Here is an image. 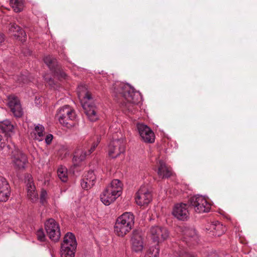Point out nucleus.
Segmentation results:
<instances>
[{
    "label": "nucleus",
    "mask_w": 257,
    "mask_h": 257,
    "mask_svg": "<svg viewBox=\"0 0 257 257\" xmlns=\"http://www.w3.org/2000/svg\"><path fill=\"white\" fill-rule=\"evenodd\" d=\"M112 91L115 97L121 98L124 107L129 112L135 113V105L140 102L142 96L139 91H135L134 88L128 84L120 82H115L112 86Z\"/></svg>",
    "instance_id": "f257e3e1"
},
{
    "label": "nucleus",
    "mask_w": 257,
    "mask_h": 257,
    "mask_svg": "<svg viewBox=\"0 0 257 257\" xmlns=\"http://www.w3.org/2000/svg\"><path fill=\"white\" fill-rule=\"evenodd\" d=\"M77 93L81 105L88 119L95 121L98 119V111L91 93L88 91L86 86L79 85L77 88Z\"/></svg>",
    "instance_id": "f03ea898"
},
{
    "label": "nucleus",
    "mask_w": 257,
    "mask_h": 257,
    "mask_svg": "<svg viewBox=\"0 0 257 257\" xmlns=\"http://www.w3.org/2000/svg\"><path fill=\"white\" fill-rule=\"evenodd\" d=\"M135 223L134 215L126 212L119 216L114 226L115 234L119 236H124L132 229Z\"/></svg>",
    "instance_id": "7ed1b4c3"
},
{
    "label": "nucleus",
    "mask_w": 257,
    "mask_h": 257,
    "mask_svg": "<svg viewBox=\"0 0 257 257\" xmlns=\"http://www.w3.org/2000/svg\"><path fill=\"white\" fill-rule=\"evenodd\" d=\"M56 118L62 125L70 128L75 124V112L69 105H65L57 110Z\"/></svg>",
    "instance_id": "20e7f679"
},
{
    "label": "nucleus",
    "mask_w": 257,
    "mask_h": 257,
    "mask_svg": "<svg viewBox=\"0 0 257 257\" xmlns=\"http://www.w3.org/2000/svg\"><path fill=\"white\" fill-rule=\"evenodd\" d=\"M14 126L9 120H5L0 122V148L3 149L6 146L10 147L8 144L9 139L14 133Z\"/></svg>",
    "instance_id": "39448f33"
},
{
    "label": "nucleus",
    "mask_w": 257,
    "mask_h": 257,
    "mask_svg": "<svg viewBox=\"0 0 257 257\" xmlns=\"http://www.w3.org/2000/svg\"><path fill=\"white\" fill-rule=\"evenodd\" d=\"M189 203L197 213L208 212L211 209V204L201 195H197L191 197L189 200Z\"/></svg>",
    "instance_id": "423d86ee"
},
{
    "label": "nucleus",
    "mask_w": 257,
    "mask_h": 257,
    "mask_svg": "<svg viewBox=\"0 0 257 257\" xmlns=\"http://www.w3.org/2000/svg\"><path fill=\"white\" fill-rule=\"evenodd\" d=\"M100 142L99 138H97V142L94 143L89 149L83 147L81 148H78L75 152L72 160L73 164L75 166H78L84 161L87 156L90 155L95 150Z\"/></svg>",
    "instance_id": "0eeeda50"
},
{
    "label": "nucleus",
    "mask_w": 257,
    "mask_h": 257,
    "mask_svg": "<svg viewBox=\"0 0 257 257\" xmlns=\"http://www.w3.org/2000/svg\"><path fill=\"white\" fill-rule=\"evenodd\" d=\"M125 141L122 138L116 139L113 136L108 147V154L111 158H116L125 151Z\"/></svg>",
    "instance_id": "6e6552de"
},
{
    "label": "nucleus",
    "mask_w": 257,
    "mask_h": 257,
    "mask_svg": "<svg viewBox=\"0 0 257 257\" xmlns=\"http://www.w3.org/2000/svg\"><path fill=\"white\" fill-rule=\"evenodd\" d=\"M45 227L47 235L51 240L54 241L59 240L61 235L60 226L54 219H48L45 223Z\"/></svg>",
    "instance_id": "1a4fd4ad"
},
{
    "label": "nucleus",
    "mask_w": 257,
    "mask_h": 257,
    "mask_svg": "<svg viewBox=\"0 0 257 257\" xmlns=\"http://www.w3.org/2000/svg\"><path fill=\"white\" fill-rule=\"evenodd\" d=\"M25 183L28 199L32 202H37L39 199V194L31 174H27L25 176Z\"/></svg>",
    "instance_id": "9d476101"
},
{
    "label": "nucleus",
    "mask_w": 257,
    "mask_h": 257,
    "mask_svg": "<svg viewBox=\"0 0 257 257\" xmlns=\"http://www.w3.org/2000/svg\"><path fill=\"white\" fill-rule=\"evenodd\" d=\"M45 63L50 70L54 71V74L59 79H64L67 78V74L60 68L58 67L57 60L51 56H46L44 58Z\"/></svg>",
    "instance_id": "9b49d317"
},
{
    "label": "nucleus",
    "mask_w": 257,
    "mask_h": 257,
    "mask_svg": "<svg viewBox=\"0 0 257 257\" xmlns=\"http://www.w3.org/2000/svg\"><path fill=\"white\" fill-rule=\"evenodd\" d=\"M151 192L146 185L142 186L136 195V202L138 205L148 204L152 200Z\"/></svg>",
    "instance_id": "f8f14e48"
},
{
    "label": "nucleus",
    "mask_w": 257,
    "mask_h": 257,
    "mask_svg": "<svg viewBox=\"0 0 257 257\" xmlns=\"http://www.w3.org/2000/svg\"><path fill=\"white\" fill-rule=\"evenodd\" d=\"M151 238L154 242L159 243L166 240L169 237L168 229L164 227L155 226L150 229Z\"/></svg>",
    "instance_id": "ddd939ff"
},
{
    "label": "nucleus",
    "mask_w": 257,
    "mask_h": 257,
    "mask_svg": "<svg viewBox=\"0 0 257 257\" xmlns=\"http://www.w3.org/2000/svg\"><path fill=\"white\" fill-rule=\"evenodd\" d=\"M172 214L179 220H186L189 215L188 205L183 203L176 204L173 208Z\"/></svg>",
    "instance_id": "4468645a"
},
{
    "label": "nucleus",
    "mask_w": 257,
    "mask_h": 257,
    "mask_svg": "<svg viewBox=\"0 0 257 257\" xmlns=\"http://www.w3.org/2000/svg\"><path fill=\"white\" fill-rule=\"evenodd\" d=\"M183 241L188 245H195L198 242V236L196 230L190 227H185L182 230Z\"/></svg>",
    "instance_id": "2eb2a0df"
},
{
    "label": "nucleus",
    "mask_w": 257,
    "mask_h": 257,
    "mask_svg": "<svg viewBox=\"0 0 257 257\" xmlns=\"http://www.w3.org/2000/svg\"><path fill=\"white\" fill-rule=\"evenodd\" d=\"M8 99V105L14 115L16 117H22L23 111L18 98L14 95H10Z\"/></svg>",
    "instance_id": "dca6fc26"
},
{
    "label": "nucleus",
    "mask_w": 257,
    "mask_h": 257,
    "mask_svg": "<svg viewBox=\"0 0 257 257\" xmlns=\"http://www.w3.org/2000/svg\"><path fill=\"white\" fill-rule=\"evenodd\" d=\"M137 128L142 140L148 143H152L155 141L154 132L147 125L143 124H138Z\"/></svg>",
    "instance_id": "f3484780"
},
{
    "label": "nucleus",
    "mask_w": 257,
    "mask_h": 257,
    "mask_svg": "<svg viewBox=\"0 0 257 257\" xmlns=\"http://www.w3.org/2000/svg\"><path fill=\"white\" fill-rule=\"evenodd\" d=\"M131 242L133 249L138 252L143 248V242L142 239V233L140 230L136 229L133 231L131 237Z\"/></svg>",
    "instance_id": "a211bd4d"
},
{
    "label": "nucleus",
    "mask_w": 257,
    "mask_h": 257,
    "mask_svg": "<svg viewBox=\"0 0 257 257\" xmlns=\"http://www.w3.org/2000/svg\"><path fill=\"white\" fill-rule=\"evenodd\" d=\"M10 195V186L7 180L0 177V202L7 201Z\"/></svg>",
    "instance_id": "6ab92c4d"
},
{
    "label": "nucleus",
    "mask_w": 257,
    "mask_h": 257,
    "mask_svg": "<svg viewBox=\"0 0 257 257\" xmlns=\"http://www.w3.org/2000/svg\"><path fill=\"white\" fill-rule=\"evenodd\" d=\"M96 178V175L93 171H88L82 180L81 182V187L85 189L90 188L94 185Z\"/></svg>",
    "instance_id": "aec40b11"
},
{
    "label": "nucleus",
    "mask_w": 257,
    "mask_h": 257,
    "mask_svg": "<svg viewBox=\"0 0 257 257\" xmlns=\"http://www.w3.org/2000/svg\"><path fill=\"white\" fill-rule=\"evenodd\" d=\"M27 163V157L24 153L18 152L17 154L14 155L13 163L16 169L19 170L24 169Z\"/></svg>",
    "instance_id": "412c9836"
},
{
    "label": "nucleus",
    "mask_w": 257,
    "mask_h": 257,
    "mask_svg": "<svg viewBox=\"0 0 257 257\" xmlns=\"http://www.w3.org/2000/svg\"><path fill=\"white\" fill-rule=\"evenodd\" d=\"M206 229L213 232L214 235L219 236L225 232L226 228L223 224L216 221L209 224L208 226L206 228Z\"/></svg>",
    "instance_id": "4be33fe9"
},
{
    "label": "nucleus",
    "mask_w": 257,
    "mask_h": 257,
    "mask_svg": "<svg viewBox=\"0 0 257 257\" xmlns=\"http://www.w3.org/2000/svg\"><path fill=\"white\" fill-rule=\"evenodd\" d=\"M158 174L162 179L168 178L172 175V171L170 167L167 166L163 161L160 160L158 163Z\"/></svg>",
    "instance_id": "5701e85b"
},
{
    "label": "nucleus",
    "mask_w": 257,
    "mask_h": 257,
    "mask_svg": "<svg viewBox=\"0 0 257 257\" xmlns=\"http://www.w3.org/2000/svg\"><path fill=\"white\" fill-rule=\"evenodd\" d=\"M106 188L118 198L121 194L122 184L119 180L114 179Z\"/></svg>",
    "instance_id": "b1692460"
},
{
    "label": "nucleus",
    "mask_w": 257,
    "mask_h": 257,
    "mask_svg": "<svg viewBox=\"0 0 257 257\" xmlns=\"http://www.w3.org/2000/svg\"><path fill=\"white\" fill-rule=\"evenodd\" d=\"M100 198L101 201L105 205H109L114 202L117 197L114 194L111 193V192L105 188L101 193Z\"/></svg>",
    "instance_id": "393cba45"
},
{
    "label": "nucleus",
    "mask_w": 257,
    "mask_h": 257,
    "mask_svg": "<svg viewBox=\"0 0 257 257\" xmlns=\"http://www.w3.org/2000/svg\"><path fill=\"white\" fill-rule=\"evenodd\" d=\"M10 32L13 33V35L17 39L21 41H25V37L26 36V33L16 24H11L9 28Z\"/></svg>",
    "instance_id": "a878e982"
},
{
    "label": "nucleus",
    "mask_w": 257,
    "mask_h": 257,
    "mask_svg": "<svg viewBox=\"0 0 257 257\" xmlns=\"http://www.w3.org/2000/svg\"><path fill=\"white\" fill-rule=\"evenodd\" d=\"M10 4L16 13L21 12L24 8V0H9Z\"/></svg>",
    "instance_id": "bb28decb"
},
{
    "label": "nucleus",
    "mask_w": 257,
    "mask_h": 257,
    "mask_svg": "<svg viewBox=\"0 0 257 257\" xmlns=\"http://www.w3.org/2000/svg\"><path fill=\"white\" fill-rule=\"evenodd\" d=\"M63 242L72 244L74 247H77V242L75 235L71 232H68L65 235Z\"/></svg>",
    "instance_id": "cd10ccee"
},
{
    "label": "nucleus",
    "mask_w": 257,
    "mask_h": 257,
    "mask_svg": "<svg viewBox=\"0 0 257 257\" xmlns=\"http://www.w3.org/2000/svg\"><path fill=\"white\" fill-rule=\"evenodd\" d=\"M58 176L59 178L64 182L67 180V169L66 167L61 166L58 169Z\"/></svg>",
    "instance_id": "c85d7f7f"
},
{
    "label": "nucleus",
    "mask_w": 257,
    "mask_h": 257,
    "mask_svg": "<svg viewBox=\"0 0 257 257\" xmlns=\"http://www.w3.org/2000/svg\"><path fill=\"white\" fill-rule=\"evenodd\" d=\"M76 250L61 248V257H74Z\"/></svg>",
    "instance_id": "c756f323"
},
{
    "label": "nucleus",
    "mask_w": 257,
    "mask_h": 257,
    "mask_svg": "<svg viewBox=\"0 0 257 257\" xmlns=\"http://www.w3.org/2000/svg\"><path fill=\"white\" fill-rule=\"evenodd\" d=\"M35 130L39 137L36 138V139L39 141H42L44 136V127L41 124H38L35 126Z\"/></svg>",
    "instance_id": "7c9ffc66"
},
{
    "label": "nucleus",
    "mask_w": 257,
    "mask_h": 257,
    "mask_svg": "<svg viewBox=\"0 0 257 257\" xmlns=\"http://www.w3.org/2000/svg\"><path fill=\"white\" fill-rule=\"evenodd\" d=\"M178 257H195V256L188 252L186 249L180 246L178 250Z\"/></svg>",
    "instance_id": "2f4dec72"
},
{
    "label": "nucleus",
    "mask_w": 257,
    "mask_h": 257,
    "mask_svg": "<svg viewBox=\"0 0 257 257\" xmlns=\"http://www.w3.org/2000/svg\"><path fill=\"white\" fill-rule=\"evenodd\" d=\"M36 235L38 239L41 242H43L46 239V236L42 229H39L36 232Z\"/></svg>",
    "instance_id": "473e14b6"
},
{
    "label": "nucleus",
    "mask_w": 257,
    "mask_h": 257,
    "mask_svg": "<svg viewBox=\"0 0 257 257\" xmlns=\"http://www.w3.org/2000/svg\"><path fill=\"white\" fill-rule=\"evenodd\" d=\"M47 193L46 190H42L40 194V201L42 204H44L46 202V197Z\"/></svg>",
    "instance_id": "72a5a7b5"
},
{
    "label": "nucleus",
    "mask_w": 257,
    "mask_h": 257,
    "mask_svg": "<svg viewBox=\"0 0 257 257\" xmlns=\"http://www.w3.org/2000/svg\"><path fill=\"white\" fill-rule=\"evenodd\" d=\"M61 248H67L71 249L72 250H76V247H74L73 245L72 244H68V243H66V242H63L61 243Z\"/></svg>",
    "instance_id": "f704fd0d"
},
{
    "label": "nucleus",
    "mask_w": 257,
    "mask_h": 257,
    "mask_svg": "<svg viewBox=\"0 0 257 257\" xmlns=\"http://www.w3.org/2000/svg\"><path fill=\"white\" fill-rule=\"evenodd\" d=\"M44 78L45 81L48 82L51 86L53 87L55 85L54 81L51 78L45 76Z\"/></svg>",
    "instance_id": "c9c22d12"
},
{
    "label": "nucleus",
    "mask_w": 257,
    "mask_h": 257,
    "mask_svg": "<svg viewBox=\"0 0 257 257\" xmlns=\"http://www.w3.org/2000/svg\"><path fill=\"white\" fill-rule=\"evenodd\" d=\"M53 137L51 134L48 135L45 138V142L47 145H50L53 140Z\"/></svg>",
    "instance_id": "e433bc0d"
},
{
    "label": "nucleus",
    "mask_w": 257,
    "mask_h": 257,
    "mask_svg": "<svg viewBox=\"0 0 257 257\" xmlns=\"http://www.w3.org/2000/svg\"><path fill=\"white\" fill-rule=\"evenodd\" d=\"M155 253L154 254H152V255L151 257H159V250L158 247H155L153 250Z\"/></svg>",
    "instance_id": "4c0bfd02"
}]
</instances>
